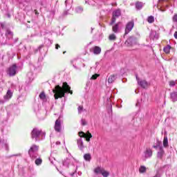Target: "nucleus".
I'll list each match as a JSON object with an SVG mask.
<instances>
[{"label":"nucleus","instance_id":"nucleus-1","mask_svg":"<svg viewBox=\"0 0 177 177\" xmlns=\"http://www.w3.org/2000/svg\"><path fill=\"white\" fill-rule=\"evenodd\" d=\"M71 88L67 82H64L62 87L57 85L55 86L54 89H53V93H55L54 97L55 99L57 100V99H59V97H64V95L66 93H71V95H73V91H71Z\"/></svg>","mask_w":177,"mask_h":177},{"label":"nucleus","instance_id":"nucleus-2","mask_svg":"<svg viewBox=\"0 0 177 177\" xmlns=\"http://www.w3.org/2000/svg\"><path fill=\"white\" fill-rule=\"evenodd\" d=\"M38 149H39V147L35 145L30 147L28 151V154L32 160H35V158L38 157Z\"/></svg>","mask_w":177,"mask_h":177},{"label":"nucleus","instance_id":"nucleus-3","mask_svg":"<svg viewBox=\"0 0 177 177\" xmlns=\"http://www.w3.org/2000/svg\"><path fill=\"white\" fill-rule=\"evenodd\" d=\"M136 44H138V40L136 39V37L133 36L129 37L124 43L126 46H133L134 45H136Z\"/></svg>","mask_w":177,"mask_h":177},{"label":"nucleus","instance_id":"nucleus-4","mask_svg":"<svg viewBox=\"0 0 177 177\" xmlns=\"http://www.w3.org/2000/svg\"><path fill=\"white\" fill-rule=\"evenodd\" d=\"M7 73L8 75H10V77H13L14 75H16V73H17V66L15 64H12L11 66L9 67Z\"/></svg>","mask_w":177,"mask_h":177},{"label":"nucleus","instance_id":"nucleus-5","mask_svg":"<svg viewBox=\"0 0 177 177\" xmlns=\"http://www.w3.org/2000/svg\"><path fill=\"white\" fill-rule=\"evenodd\" d=\"M120 16H121V10H115V11H113V17L111 19V21L110 23V26H113V24H114V23H115V20H116V17H120Z\"/></svg>","mask_w":177,"mask_h":177},{"label":"nucleus","instance_id":"nucleus-6","mask_svg":"<svg viewBox=\"0 0 177 177\" xmlns=\"http://www.w3.org/2000/svg\"><path fill=\"white\" fill-rule=\"evenodd\" d=\"M133 26H135V24L133 21H130L126 25V28L124 30V35H128L131 31H132V29L133 28Z\"/></svg>","mask_w":177,"mask_h":177},{"label":"nucleus","instance_id":"nucleus-7","mask_svg":"<svg viewBox=\"0 0 177 177\" xmlns=\"http://www.w3.org/2000/svg\"><path fill=\"white\" fill-rule=\"evenodd\" d=\"M32 138L35 139V140H38V138H39V135H41V130L38 129H33L31 133Z\"/></svg>","mask_w":177,"mask_h":177},{"label":"nucleus","instance_id":"nucleus-8","mask_svg":"<svg viewBox=\"0 0 177 177\" xmlns=\"http://www.w3.org/2000/svg\"><path fill=\"white\" fill-rule=\"evenodd\" d=\"M136 80L138 81V85H140V86L141 88H147V86H149V82H147L145 80H140L139 77H138V75H136Z\"/></svg>","mask_w":177,"mask_h":177},{"label":"nucleus","instance_id":"nucleus-9","mask_svg":"<svg viewBox=\"0 0 177 177\" xmlns=\"http://www.w3.org/2000/svg\"><path fill=\"white\" fill-rule=\"evenodd\" d=\"M55 130L56 132H62V121L60 119H57L55 121Z\"/></svg>","mask_w":177,"mask_h":177},{"label":"nucleus","instance_id":"nucleus-10","mask_svg":"<svg viewBox=\"0 0 177 177\" xmlns=\"http://www.w3.org/2000/svg\"><path fill=\"white\" fill-rule=\"evenodd\" d=\"M73 160H74V158H73V156L71 155H68V157L66 158L64 161H63V165H64L65 167H68V165H70V164H71Z\"/></svg>","mask_w":177,"mask_h":177},{"label":"nucleus","instance_id":"nucleus-11","mask_svg":"<svg viewBox=\"0 0 177 177\" xmlns=\"http://www.w3.org/2000/svg\"><path fill=\"white\" fill-rule=\"evenodd\" d=\"M144 154L145 158H151V157L153 156V150H151V149L147 148L144 152Z\"/></svg>","mask_w":177,"mask_h":177},{"label":"nucleus","instance_id":"nucleus-12","mask_svg":"<svg viewBox=\"0 0 177 177\" xmlns=\"http://www.w3.org/2000/svg\"><path fill=\"white\" fill-rule=\"evenodd\" d=\"M12 96H13V93L10 90H8L6 95L3 97L4 102H8V100L12 99Z\"/></svg>","mask_w":177,"mask_h":177},{"label":"nucleus","instance_id":"nucleus-13","mask_svg":"<svg viewBox=\"0 0 177 177\" xmlns=\"http://www.w3.org/2000/svg\"><path fill=\"white\" fill-rule=\"evenodd\" d=\"M79 136H80V138H92V134L91 133H89V131H87L86 133L80 131L79 132Z\"/></svg>","mask_w":177,"mask_h":177},{"label":"nucleus","instance_id":"nucleus-14","mask_svg":"<svg viewBox=\"0 0 177 177\" xmlns=\"http://www.w3.org/2000/svg\"><path fill=\"white\" fill-rule=\"evenodd\" d=\"M77 143L80 150H84L85 147L84 146V142L82 141V138H79L77 141Z\"/></svg>","mask_w":177,"mask_h":177},{"label":"nucleus","instance_id":"nucleus-15","mask_svg":"<svg viewBox=\"0 0 177 177\" xmlns=\"http://www.w3.org/2000/svg\"><path fill=\"white\" fill-rule=\"evenodd\" d=\"M102 52V48L99 46H95L93 48V53L94 55H100Z\"/></svg>","mask_w":177,"mask_h":177},{"label":"nucleus","instance_id":"nucleus-16","mask_svg":"<svg viewBox=\"0 0 177 177\" xmlns=\"http://www.w3.org/2000/svg\"><path fill=\"white\" fill-rule=\"evenodd\" d=\"M164 154H165L164 149L162 148V147H160L159 151L158 152V155H157L158 158H160V159L162 158Z\"/></svg>","mask_w":177,"mask_h":177},{"label":"nucleus","instance_id":"nucleus-17","mask_svg":"<svg viewBox=\"0 0 177 177\" xmlns=\"http://www.w3.org/2000/svg\"><path fill=\"white\" fill-rule=\"evenodd\" d=\"M170 97L173 102H177V91H173L171 93Z\"/></svg>","mask_w":177,"mask_h":177},{"label":"nucleus","instance_id":"nucleus-18","mask_svg":"<svg viewBox=\"0 0 177 177\" xmlns=\"http://www.w3.org/2000/svg\"><path fill=\"white\" fill-rule=\"evenodd\" d=\"M104 169V168H103L102 167H97L94 169V174H96L97 175H99L100 174H102Z\"/></svg>","mask_w":177,"mask_h":177},{"label":"nucleus","instance_id":"nucleus-19","mask_svg":"<svg viewBox=\"0 0 177 177\" xmlns=\"http://www.w3.org/2000/svg\"><path fill=\"white\" fill-rule=\"evenodd\" d=\"M115 80H117V75H112L108 78V82L109 84H113V82H114Z\"/></svg>","mask_w":177,"mask_h":177},{"label":"nucleus","instance_id":"nucleus-20","mask_svg":"<svg viewBox=\"0 0 177 177\" xmlns=\"http://www.w3.org/2000/svg\"><path fill=\"white\" fill-rule=\"evenodd\" d=\"M120 24H121V22H118L113 26L112 30H113V32H118Z\"/></svg>","mask_w":177,"mask_h":177},{"label":"nucleus","instance_id":"nucleus-21","mask_svg":"<svg viewBox=\"0 0 177 177\" xmlns=\"http://www.w3.org/2000/svg\"><path fill=\"white\" fill-rule=\"evenodd\" d=\"M6 36L8 39H10L13 38V32H12V31H10V30H7L6 32Z\"/></svg>","mask_w":177,"mask_h":177},{"label":"nucleus","instance_id":"nucleus-22","mask_svg":"<svg viewBox=\"0 0 177 177\" xmlns=\"http://www.w3.org/2000/svg\"><path fill=\"white\" fill-rule=\"evenodd\" d=\"M142 8H143V3H142V2H137L136 3V8L138 10H140V9H142Z\"/></svg>","mask_w":177,"mask_h":177},{"label":"nucleus","instance_id":"nucleus-23","mask_svg":"<svg viewBox=\"0 0 177 177\" xmlns=\"http://www.w3.org/2000/svg\"><path fill=\"white\" fill-rule=\"evenodd\" d=\"M84 158L85 161H91L92 157L91 156V153H86L84 155Z\"/></svg>","mask_w":177,"mask_h":177},{"label":"nucleus","instance_id":"nucleus-24","mask_svg":"<svg viewBox=\"0 0 177 177\" xmlns=\"http://www.w3.org/2000/svg\"><path fill=\"white\" fill-rule=\"evenodd\" d=\"M150 37L153 39H158V34H157L156 32H151Z\"/></svg>","mask_w":177,"mask_h":177},{"label":"nucleus","instance_id":"nucleus-25","mask_svg":"<svg viewBox=\"0 0 177 177\" xmlns=\"http://www.w3.org/2000/svg\"><path fill=\"white\" fill-rule=\"evenodd\" d=\"M39 98L43 100L44 102H46V95H45L44 92H41L39 95Z\"/></svg>","mask_w":177,"mask_h":177},{"label":"nucleus","instance_id":"nucleus-26","mask_svg":"<svg viewBox=\"0 0 177 177\" xmlns=\"http://www.w3.org/2000/svg\"><path fill=\"white\" fill-rule=\"evenodd\" d=\"M163 50L167 54L169 53V52H171V46L169 45L166 46L165 47H164Z\"/></svg>","mask_w":177,"mask_h":177},{"label":"nucleus","instance_id":"nucleus-27","mask_svg":"<svg viewBox=\"0 0 177 177\" xmlns=\"http://www.w3.org/2000/svg\"><path fill=\"white\" fill-rule=\"evenodd\" d=\"M163 146L164 147H168V137L165 136L163 139Z\"/></svg>","mask_w":177,"mask_h":177},{"label":"nucleus","instance_id":"nucleus-28","mask_svg":"<svg viewBox=\"0 0 177 177\" xmlns=\"http://www.w3.org/2000/svg\"><path fill=\"white\" fill-rule=\"evenodd\" d=\"M75 12L76 13H82L84 12V8H82V7H77L75 8Z\"/></svg>","mask_w":177,"mask_h":177},{"label":"nucleus","instance_id":"nucleus-29","mask_svg":"<svg viewBox=\"0 0 177 177\" xmlns=\"http://www.w3.org/2000/svg\"><path fill=\"white\" fill-rule=\"evenodd\" d=\"M146 167L145 166H140V169H139V172L140 174H145V172H146Z\"/></svg>","mask_w":177,"mask_h":177},{"label":"nucleus","instance_id":"nucleus-30","mask_svg":"<svg viewBox=\"0 0 177 177\" xmlns=\"http://www.w3.org/2000/svg\"><path fill=\"white\" fill-rule=\"evenodd\" d=\"M116 39H117V37H115V35L114 34H111L109 37V41H115Z\"/></svg>","mask_w":177,"mask_h":177},{"label":"nucleus","instance_id":"nucleus-31","mask_svg":"<svg viewBox=\"0 0 177 177\" xmlns=\"http://www.w3.org/2000/svg\"><path fill=\"white\" fill-rule=\"evenodd\" d=\"M101 175H102V176L104 177H109V175H110V173H109V171H105L104 169V170H102V173H101Z\"/></svg>","mask_w":177,"mask_h":177},{"label":"nucleus","instance_id":"nucleus-32","mask_svg":"<svg viewBox=\"0 0 177 177\" xmlns=\"http://www.w3.org/2000/svg\"><path fill=\"white\" fill-rule=\"evenodd\" d=\"M172 20L174 23H176V28L177 30V14H175L173 17H172Z\"/></svg>","mask_w":177,"mask_h":177},{"label":"nucleus","instance_id":"nucleus-33","mask_svg":"<svg viewBox=\"0 0 177 177\" xmlns=\"http://www.w3.org/2000/svg\"><path fill=\"white\" fill-rule=\"evenodd\" d=\"M169 85L170 88H172V87L175 86V85H176V82H175L174 80H171L169 82Z\"/></svg>","mask_w":177,"mask_h":177},{"label":"nucleus","instance_id":"nucleus-34","mask_svg":"<svg viewBox=\"0 0 177 177\" xmlns=\"http://www.w3.org/2000/svg\"><path fill=\"white\" fill-rule=\"evenodd\" d=\"M35 162L36 165H41V164H42V159L37 158L35 160Z\"/></svg>","mask_w":177,"mask_h":177},{"label":"nucleus","instance_id":"nucleus-35","mask_svg":"<svg viewBox=\"0 0 177 177\" xmlns=\"http://www.w3.org/2000/svg\"><path fill=\"white\" fill-rule=\"evenodd\" d=\"M148 23H153L154 22V17L150 16L147 18Z\"/></svg>","mask_w":177,"mask_h":177},{"label":"nucleus","instance_id":"nucleus-36","mask_svg":"<svg viewBox=\"0 0 177 177\" xmlns=\"http://www.w3.org/2000/svg\"><path fill=\"white\" fill-rule=\"evenodd\" d=\"M73 3V0H66L65 1V5L67 6L68 5H71Z\"/></svg>","mask_w":177,"mask_h":177},{"label":"nucleus","instance_id":"nucleus-37","mask_svg":"<svg viewBox=\"0 0 177 177\" xmlns=\"http://www.w3.org/2000/svg\"><path fill=\"white\" fill-rule=\"evenodd\" d=\"M77 110H78V113H82V111H84V107L80 106L78 107Z\"/></svg>","mask_w":177,"mask_h":177},{"label":"nucleus","instance_id":"nucleus-38","mask_svg":"<svg viewBox=\"0 0 177 177\" xmlns=\"http://www.w3.org/2000/svg\"><path fill=\"white\" fill-rule=\"evenodd\" d=\"M97 77H99V74L93 75L91 77V80H96Z\"/></svg>","mask_w":177,"mask_h":177},{"label":"nucleus","instance_id":"nucleus-39","mask_svg":"<svg viewBox=\"0 0 177 177\" xmlns=\"http://www.w3.org/2000/svg\"><path fill=\"white\" fill-rule=\"evenodd\" d=\"M81 124L82 125H86V120H85V119H82Z\"/></svg>","mask_w":177,"mask_h":177},{"label":"nucleus","instance_id":"nucleus-40","mask_svg":"<svg viewBox=\"0 0 177 177\" xmlns=\"http://www.w3.org/2000/svg\"><path fill=\"white\" fill-rule=\"evenodd\" d=\"M91 84H92V83H91L90 81H88V82H86V86H91Z\"/></svg>","mask_w":177,"mask_h":177},{"label":"nucleus","instance_id":"nucleus-41","mask_svg":"<svg viewBox=\"0 0 177 177\" xmlns=\"http://www.w3.org/2000/svg\"><path fill=\"white\" fill-rule=\"evenodd\" d=\"M59 48H60V45L56 44L55 45V49H59Z\"/></svg>","mask_w":177,"mask_h":177},{"label":"nucleus","instance_id":"nucleus-42","mask_svg":"<svg viewBox=\"0 0 177 177\" xmlns=\"http://www.w3.org/2000/svg\"><path fill=\"white\" fill-rule=\"evenodd\" d=\"M5 103V101L3 100H0V104H3Z\"/></svg>","mask_w":177,"mask_h":177},{"label":"nucleus","instance_id":"nucleus-43","mask_svg":"<svg viewBox=\"0 0 177 177\" xmlns=\"http://www.w3.org/2000/svg\"><path fill=\"white\" fill-rule=\"evenodd\" d=\"M174 38L177 39V31L174 32Z\"/></svg>","mask_w":177,"mask_h":177},{"label":"nucleus","instance_id":"nucleus-44","mask_svg":"<svg viewBox=\"0 0 177 177\" xmlns=\"http://www.w3.org/2000/svg\"><path fill=\"white\" fill-rule=\"evenodd\" d=\"M86 140L87 142H91V138H88V137H86Z\"/></svg>","mask_w":177,"mask_h":177},{"label":"nucleus","instance_id":"nucleus-45","mask_svg":"<svg viewBox=\"0 0 177 177\" xmlns=\"http://www.w3.org/2000/svg\"><path fill=\"white\" fill-rule=\"evenodd\" d=\"M159 2H168V0H159Z\"/></svg>","mask_w":177,"mask_h":177},{"label":"nucleus","instance_id":"nucleus-46","mask_svg":"<svg viewBox=\"0 0 177 177\" xmlns=\"http://www.w3.org/2000/svg\"><path fill=\"white\" fill-rule=\"evenodd\" d=\"M153 149H158V145H153Z\"/></svg>","mask_w":177,"mask_h":177},{"label":"nucleus","instance_id":"nucleus-47","mask_svg":"<svg viewBox=\"0 0 177 177\" xmlns=\"http://www.w3.org/2000/svg\"><path fill=\"white\" fill-rule=\"evenodd\" d=\"M30 75H32V73H29L28 74V76L30 77Z\"/></svg>","mask_w":177,"mask_h":177},{"label":"nucleus","instance_id":"nucleus-48","mask_svg":"<svg viewBox=\"0 0 177 177\" xmlns=\"http://www.w3.org/2000/svg\"><path fill=\"white\" fill-rule=\"evenodd\" d=\"M56 145H60V142H59V141L56 142Z\"/></svg>","mask_w":177,"mask_h":177},{"label":"nucleus","instance_id":"nucleus-49","mask_svg":"<svg viewBox=\"0 0 177 177\" xmlns=\"http://www.w3.org/2000/svg\"><path fill=\"white\" fill-rule=\"evenodd\" d=\"M93 31V28H91V32Z\"/></svg>","mask_w":177,"mask_h":177},{"label":"nucleus","instance_id":"nucleus-50","mask_svg":"<svg viewBox=\"0 0 177 177\" xmlns=\"http://www.w3.org/2000/svg\"><path fill=\"white\" fill-rule=\"evenodd\" d=\"M71 176H74V173H73V174H71Z\"/></svg>","mask_w":177,"mask_h":177},{"label":"nucleus","instance_id":"nucleus-51","mask_svg":"<svg viewBox=\"0 0 177 177\" xmlns=\"http://www.w3.org/2000/svg\"><path fill=\"white\" fill-rule=\"evenodd\" d=\"M0 145H2V142H0Z\"/></svg>","mask_w":177,"mask_h":177},{"label":"nucleus","instance_id":"nucleus-52","mask_svg":"<svg viewBox=\"0 0 177 177\" xmlns=\"http://www.w3.org/2000/svg\"><path fill=\"white\" fill-rule=\"evenodd\" d=\"M18 156H21V154L19 153V154H18Z\"/></svg>","mask_w":177,"mask_h":177},{"label":"nucleus","instance_id":"nucleus-53","mask_svg":"<svg viewBox=\"0 0 177 177\" xmlns=\"http://www.w3.org/2000/svg\"><path fill=\"white\" fill-rule=\"evenodd\" d=\"M51 163L53 164V161H51Z\"/></svg>","mask_w":177,"mask_h":177}]
</instances>
